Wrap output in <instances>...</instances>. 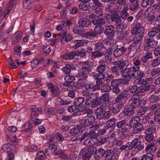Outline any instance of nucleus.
I'll list each match as a JSON object with an SVG mask.
<instances>
[{
    "label": "nucleus",
    "mask_w": 160,
    "mask_h": 160,
    "mask_svg": "<svg viewBox=\"0 0 160 160\" xmlns=\"http://www.w3.org/2000/svg\"><path fill=\"white\" fill-rule=\"evenodd\" d=\"M128 95V92L127 90H124L122 92L117 98L115 100V102H119L122 101L124 98L126 97Z\"/></svg>",
    "instance_id": "nucleus-27"
},
{
    "label": "nucleus",
    "mask_w": 160,
    "mask_h": 160,
    "mask_svg": "<svg viewBox=\"0 0 160 160\" xmlns=\"http://www.w3.org/2000/svg\"><path fill=\"white\" fill-rule=\"evenodd\" d=\"M83 29L80 26H75L73 29V32L75 34H80L83 31Z\"/></svg>",
    "instance_id": "nucleus-55"
},
{
    "label": "nucleus",
    "mask_w": 160,
    "mask_h": 160,
    "mask_svg": "<svg viewBox=\"0 0 160 160\" xmlns=\"http://www.w3.org/2000/svg\"><path fill=\"white\" fill-rule=\"evenodd\" d=\"M94 78L96 80V83L99 86L102 85L104 83V82L102 80L105 77V75H95Z\"/></svg>",
    "instance_id": "nucleus-31"
},
{
    "label": "nucleus",
    "mask_w": 160,
    "mask_h": 160,
    "mask_svg": "<svg viewBox=\"0 0 160 160\" xmlns=\"http://www.w3.org/2000/svg\"><path fill=\"white\" fill-rule=\"evenodd\" d=\"M112 52V48H109L107 50L105 53H104V55L106 61H108L112 60L111 55Z\"/></svg>",
    "instance_id": "nucleus-37"
},
{
    "label": "nucleus",
    "mask_w": 160,
    "mask_h": 160,
    "mask_svg": "<svg viewBox=\"0 0 160 160\" xmlns=\"http://www.w3.org/2000/svg\"><path fill=\"white\" fill-rule=\"evenodd\" d=\"M95 120V117L91 115L88 117L86 119H84L83 124L86 128L91 126Z\"/></svg>",
    "instance_id": "nucleus-19"
},
{
    "label": "nucleus",
    "mask_w": 160,
    "mask_h": 160,
    "mask_svg": "<svg viewBox=\"0 0 160 160\" xmlns=\"http://www.w3.org/2000/svg\"><path fill=\"white\" fill-rule=\"evenodd\" d=\"M113 52V55L115 58L121 57L126 52L127 48L124 46H118Z\"/></svg>",
    "instance_id": "nucleus-6"
},
{
    "label": "nucleus",
    "mask_w": 160,
    "mask_h": 160,
    "mask_svg": "<svg viewBox=\"0 0 160 160\" xmlns=\"http://www.w3.org/2000/svg\"><path fill=\"white\" fill-rule=\"evenodd\" d=\"M139 4L138 1L135 2L131 3L129 5V9L132 11H135L139 8Z\"/></svg>",
    "instance_id": "nucleus-41"
},
{
    "label": "nucleus",
    "mask_w": 160,
    "mask_h": 160,
    "mask_svg": "<svg viewBox=\"0 0 160 160\" xmlns=\"http://www.w3.org/2000/svg\"><path fill=\"white\" fill-rule=\"evenodd\" d=\"M106 152L105 151L103 148H100L98 149V150H97L95 152V153L98 154L99 157L101 158H103L105 157V155Z\"/></svg>",
    "instance_id": "nucleus-54"
},
{
    "label": "nucleus",
    "mask_w": 160,
    "mask_h": 160,
    "mask_svg": "<svg viewBox=\"0 0 160 160\" xmlns=\"http://www.w3.org/2000/svg\"><path fill=\"white\" fill-rule=\"evenodd\" d=\"M132 72V68H126L123 70H122V72L124 75H130L131 72Z\"/></svg>",
    "instance_id": "nucleus-59"
},
{
    "label": "nucleus",
    "mask_w": 160,
    "mask_h": 160,
    "mask_svg": "<svg viewBox=\"0 0 160 160\" xmlns=\"http://www.w3.org/2000/svg\"><path fill=\"white\" fill-rule=\"evenodd\" d=\"M143 86L145 92H147L149 90L153 91L156 89L155 86L153 84H149L148 83L145 82L144 84H143Z\"/></svg>",
    "instance_id": "nucleus-36"
},
{
    "label": "nucleus",
    "mask_w": 160,
    "mask_h": 160,
    "mask_svg": "<svg viewBox=\"0 0 160 160\" xmlns=\"http://www.w3.org/2000/svg\"><path fill=\"white\" fill-rule=\"evenodd\" d=\"M152 58V53L149 52L147 53L145 55H143L141 58V61L143 63H145L148 62L149 59Z\"/></svg>",
    "instance_id": "nucleus-21"
},
{
    "label": "nucleus",
    "mask_w": 160,
    "mask_h": 160,
    "mask_svg": "<svg viewBox=\"0 0 160 160\" xmlns=\"http://www.w3.org/2000/svg\"><path fill=\"white\" fill-rule=\"evenodd\" d=\"M116 63H115V62H113V65L114 66H112L111 68V71L112 73H118L119 71L120 70L119 67Z\"/></svg>",
    "instance_id": "nucleus-61"
},
{
    "label": "nucleus",
    "mask_w": 160,
    "mask_h": 160,
    "mask_svg": "<svg viewBox=\"0 0 160 160\" xmlns=\"http://www.w3.org/2000/svg\"><path fill=\"white\" fill-rule=\"evenodd\" d=\"M104 111V109L102 107L98 108L96 109L95 114L97 119H101L103 118Z\"/></svg>",
    "instance_id": "nucleus-22"
},
{
    "label": "nucleus",
    "mask_w": 160,
    "mask_h": 160,
    "mask_svg": "<svg viewBox=\"0 0 160 160\" xmlns=\"http://www.w3.org/2000/svg\"><path fill=\"white\" fill-rule=\"evenodd\" d=\"M86 52L84 49L82 48L80 51H76V55L81 58H85L86 56Z\"/></svg>",
    "instance_id": "nucleus-51"
},
{
    "label": "nucleus",
    "mask_w": 160,
    "mask_h": 160,
    "mask_svg": "<svg viewBox=\"0 0 160 160\" xmlns=\"http://www.w3.org/2000/svg\"><path fill=\"white\" fill-rule=\"evenodd\" d=\"M145 139L147 142L152 141L154 140V136L153 133L146 134Z\"/></svg>",
    "instance_id": "nucleus-62"
},
{
    "label": "nucleus",
    "mask_w": 160,
    "mask_h": 160,
    "mask_svg": "<svg viewBox=\"0 0 160 160\" xmlns=\"http://www.w3.org/2000/svg\"><path fill=\"white\" fill-rule=\"evenodd\" d=\"M22 35V32H18L14 34L12 37V44H15L20 40Z\"/></svg>",
    "instance_id": "nucleus-16"
},
{
    "label": "nucleus",
    "mask_w": 160,
    "mask_h": 160,
    "mask_svg": "<svg viewBox=\"0 0 160 160\" xmlns=\"http://www.w3.org/2000/svg\"><path fill=\"white\" fill-rule=\"evenodd\" d=\"M87 105H91L92 108H95L100 105L98 97L94 93H92L88 96L85 101Z\"/></svg>",
    "instance_id": "nucleus-2"
},
{
    "label": "nucleus",
    "mask_w": 160,
    "mask_h": 160,
    "mask_svg": "<svg viewBox=\"0 0 160 160\" xmlns=\"http://www.w3.org/2000/svg\"><path fill=\"white\" fill-rule=\"evenodd\" d=\"M122 84L121 79H114L110 83V85L112 87L119 86Z\"/></svg>",
    "instance_id": "nucleus-43"
},
{
    "label": "nucleus",
    "mask_w": 160,
    "mask_h": 160,
    "mask_svg": "<svg viewBox=\"0 0 160 160\" xmlns=\"http://www.w3.org/2000/svg\"><path fill=\"white\" fill-rule=\"evenodd\" d=\"M37 158L39 160H44L45 159L44 153L42 151H40L37 153Z\"/></svg>",
    "instance_id": "nucleus-64"
},
{
    "label": "nucleus",
    "mask_w": 160,
    "mask_h": 160,
    "mask_svg": "<svg viewBox=\"0 0 160 160\" xmlns=\"http://www.w3.org/2000/svg\"><path fill=\"white\" fill-rule=\"evenodd\" d=\"M112 90L111 86L106 84L103 85L101 88V90L102 92L108 93Z\"/></svg>",
    "instance_id": "nucleus-49"
},
{
    "label": "nucleus",
    "mask_w": 160,
    "mask_h": 160,
    "mask_svg": "<svg viewBox=\"0 0 160 160\" xmlns=\"http://www.w3.org/2000/svg\"><path fill=\"white\" fill-rule=\"evenodd\" d=\"M92 57L94 58H99L103 57L104 55V52L103 51L95 50L92 52L91 54Z\"/></svg>",
    "instance_id": "nucleus-34"
},
{
    "label": "nucleus",
    "mask_w": 160,
    "mask_h": 160,
    "mask_svg": "<svg viewBox=\"0 0 160 160\" xmlns=\"http://www.w3.org/2000/svg\"><path fill=\"white\" fill-rule=\"evenodd\" d=\"M122 102H120L117 104H115L112 108V112L114 114L116 115L120 111L122 106Z\"/></svg>",
    "instance_id": "nucleus-30"
},
{
    "label": "nucleus",
    "mask_w": 160,
    "mask_h": 160,
    "mask_svg": "<svg viewBox=\"0 0 160 160\" xmlns=\"http://www.w3.org/2000/svg\"><path fill=\"white\" fill-rule=\"evenodd\" d=\"M116 127L118 128L116 129L114 132L124 136L125 135L124 134L128 132L129 128L128 123L125 120L118 122L116 123Z\"/></svg>",
    "instance_id": "nucleus-1"
},
{
    "label": "nucleus",
    "mask_w": 160,
    "mask_h": 160,
    "mask_svg": "<svg viewBox=\"0 0 160 160\" xmlns=\"http://www.w3.org/2000/svg\"><path fill=\"white\" fill-rule=\"evenodd\" d=\"M92 22L94 25L97 26L103 25L107 23L105 19V17H103L101 18H96L92 20Z\"/></svg>",
    "instance_id": "nucleus-11"
},
{
    "label": "nucleus",
    "mask_w": 160,
    "mask_h": 160,
    "mask_svg": "<svg viewBox=\"0 0 160 160\" xmlns=\"http://www.w3.org/2000/svg\"><path fill=\"white\" fill-rule=\"evenodd\" d=\"M124 79H121L122 84L126 85L128 84L129 82L131 79V75H124L123 76Z\"/></svg>",
    "instance_id": "nucleus-56"
},
{
    "label": "nucleus",
    "mask_w": 160,
    "mask_h": 160,
    "mask_svg": "<svg viewBox=\"0 0 160 160\" xmlns=\"http://www.w3.org/2000/svg\"><path fill=\"white\" fill-rule=\"evenodd\" d=\"M144 148L143 144H141V141H139L137 138L133 140L128 146V150H131L133 149L137 148L138 151H141Z\"/></svg>",
    "instance_id": "nucleus-4"
},
{
    "label": "nucleus",
    "mask_w": 160,
    "mask_h": 160,
    "mask_svg": "<svg viewBox=\"0 0 160 160\" xmlns=\"http://www.w3.org/2000/svg\"><path fill=\"white\" fill-rule=\"evenodd\" d=\"M113 28L114 27L112 25L107 27L104 31V33L105 35H108L109 33L115 32L113 30Z\"/></svg>",
    "instance_id": "nucleus-52"
},
{
    "label": "nucleus",
    "mask_w": 160,
    "mask_h": 160,
    "mask_svg": "<svg viewBox=\"0 0 160 160\" xmlns=\"http://www.w3.org/2000/svg\"><path fill=\"white\" fill-rule=\"evenodd\" d=\"M160 64V57L152 59L151 62V66L153 68H155Z\"/></svg>",
    "instance_id": "nucleus-44"
},
{
    "label": "nucleus",
    "mask_w": 160,
    "mask_h": 160,
    "mask_svg": "<svg viewBox=\"0 0 160 160\" xmlns=\"http://www.w3.org/2000/svg\"><path fill=\"white\" fill-rule=\"evenodd\" d=\"M134 127V133H137L138 132H140L142 130L143 128V126L142 124L140 123L139 122V123H138Z\"/></svg>",
    "instance_id": "nucleus-47"
},
{
    "label": "nucleus",
    "mask_w": 160,
    "mask_h": 160,
    "mask_svg": "<svg viewBox=\"0 0 160 160\" xmlns=\"http://www.w3.org/2000/svg\"><path fill=\"white\" fill-rule=\"evenodd\" d=\"M116 63L119 67L120 70H123L124 68L126 67L128 68L130 65V62L128 60H124V61H117L115 62V63Z\"/></svg>",
    "instance_id": "nucleus-13"
},
{
    "label": "nucleus",
    "mask_w": 160,
    "mask_h": 160,
    "mask_svg": "<svg viewBox=\"0 0 160 160\" xmlns=\"http://www.w3.org/2000/svg\"><path fill=\"white\" fill-rule=\"evenodd\" d=\"M159 100H160L159 95L156 94H153L150 96L149 97V100L150 101V102L155 103Z\"/></svg>",
    "instance_id": "nucleus-42"
},
{
    "label": "nucleus",
    "mask_w": 160,
    "mask_h": 160,
    "mask_svg": "<svg viewBox=\"0 0 160 160\" xmlns=\"http://www.w3.org/2000/svg\"><path fill=\"white\" fill-rule=\"evenodd\" d=\"M44 110L45 113L48 115H53L55 114L54 108L49 105H46Z\"/></svg>",
    "instance_id": "nucleus-35"
},
{
    "label": "nucleus",
    "mask_w": 160,
    "mask_h": 160,
    "mask_svg": "<svg viewBox=\"0 0 160 160\" xmlns=\"http://www.w3.org/2000/svg\"><path fill=\"white\" fill-rule=\"evenodd\" d=\"M74 45L73 46L74 48H76L83 45V41L82 40H77L74 42Z\"/></svg>",
    "instance_id": "nucleus-58"
},
{
    "label": "nucleus",
    "mask_w": 160,
    "mask_h": 160,
    "mask_svg": "<svg viewBox=\"0 0 160 160\" xmlns=\"http://www.w3.org/2000/svg\"><path fill=\"white\" fill-rule=\"evenodd\" d=\"M104 30V28L102 26H96L94 28V31L96 35V34H101L103 33Z\"/></svg>",
    "instance_id": "nucleus-50"
},
{
    "label": "nucleus",
    "mask_w": 160,
    "mask_h": 160,
    "mask_svg": "<svg viewBox=\"0 0 160 160\" xmlns=\"http://www.w3.org/2000/svg\"><path fill=\"white\" fill-rule=\"evenodd\" d=\"M106 65L105 64H101L99 65L96 69V70H97V72H98V73L96 75H98V76L99 75H105L104 72L106 70Z\"/></svg>",
    "instance_id": "nucleus-26"
},
{
    "label": "nucleus",
    "mask_w": 160,
    "mask_h": 160,
    "mask_svg": "<svg viewBox=\"0 0 160 160\" xmlns=\"http://www.w3.org/2000/svg\"><path fill=\"white\" fill-rule=\"evenodd\" d=\"M141 61V60L140 61L138 59H135L133 61V63L134 65L132 67V68L133 72H136L139 70Z\"/></svg>",
    "instance_id": "nucleus-24"
},
{
    "label": "nucleus",
    "mask_w": 160,
    "mask_h": 160,
    "mask_svg": "<svg viewBox=\"0 0 160 160\" xmlns=\"http://www.w3.org/2000/svg\"><path fill=\"white\" fill-rule=\"evenodd\" d=\"M75 79L74 77L70 76V75L66 76L65 78V80L66 82H68L70 83L71 84L75 85L73 81Z\"/></svg>",
    "instance_id": "nucleus-53"
},
{
    "label": "nucleus",
    "mask_w": 160,
    "mask_h": 160,
    "mask_svg": "<svg viewBox=\"0 0 160 160\" xmlns=\"http://www.w3.org/2000/svg\"><path fill=\"white\" fill-rule=\"evenodd\" d=\"M116 119L114 118H112L107 121L106 123L105 128L108 129L110 128H112L114 132L115 131L116 125H115Z\"/></svg>",
    "instance_id": "nucleus-12"
},
{
    "label": "nucleus",
    "mask_w": 160,
    "mask_h": 160,
    "mask_svg": "<svg viewBox=\"0 0 160 160\" xmlns=\"http://www.w3.org/2000/svg\"><path fill=\"white\" fill-rule=\"evenodd\" d=\"M127 35V31L126 30L117 33L118 38L120 40H122L125 38Z\"/></svg>",
    "instance_id": "nucleus-48"
},
{
    "label": "nucleus",
    "mask_w": 160,
    "mask_h": 160,
    "mask_svg": "<svg viewBox=\"0 0 160 160\" xmlns=\"http://www.w3.org/2000/svg\"><path fill=\"white\" fill-rule=\"evenodd\" d=\"M50 92H52V94L53 97H57L61 93L59 88L56 86H55L54 88H52Z\"/></svg>",
    "instance_id": "nucleus-32"
},
{
    "label": "nucleus",
    "mask_w": 160,
    "mask_h": 160,
    "mask_svg": "<svg viewBox=\"0 0 160 160\" xmlns=\"http://www.w3.org/2000/svg\"><path fill=\"white\" fill-rule=\"evenodd\" d=\"M148 108L147 107H142L139 110L137 113L138 116L140 117L144 115L148 110Z\"/></svg>",
    "instance_id": "nucleus-57"
},
{
    "label": "nucleus",
    "mask_w": 160,
    "mask_h": 160,
    "mask_svg": "<svg viewBox=\"0 0 160 160\" xmlns=\"http://www.w3.org/2000/svg\"><path fill=\"white\" fill-rule=\"evenodd\" d=\"M153 155L151 152L147 153L143 155L140 160H153Z\"/></svg>",
    "instance_id": "nucleus-46"
},
{
    "label": "nucleus",
    "mask_w": 160,
    "mask_h": 160,
    "mask_svg": "<svg viewBox=\"0 0 160 160\" xmlns=\"http://www.w3.org/2000/svg\"><path fill=\"white\" fill-rule=\"evenodd\" d=\"M85 37L87 38H93L95 37L96 35L94 31H90L87 32L85 34Z\"/></svg>",
    "instance_id": "nucleus-63"
},
{
    "label": "nucleus",
    "mask_w": 160,
    "mask_h": 160,
    "mask_svg": "<svg viewBox=\"0 0 160 160\" xmlns=\"http://www.w3.org/2000/svg\"><path fill=\"white\" fill-rule=\"evenodd\" d=\"M114 150L111 149L106 150L105 157H104L105 160H110L113 159V158L115 153Z\"/></svg>",
    "instance_id": "nucleus-15"
},
{
    "label": "nucleus",
    "mask_w": 160,
    "mask_h": 160,
    "mask_svg": "<svg viewBox=\"0 0 160 160\" xmlns=\"http://www.w3.org/2000/svg\"><path fill=\"white\" fill-rule=\"evenodd\" d=\"M93 62L90 61H86L84 62H81L80 63L81 69L89 70L91 71V68L93 66Z\"/></svg>",
    "instance_id": "nucleus-10"
},
{
    "label": "nucleus",
    "mask_w": 160,
    "mask_h": 160,
    "mask_svg": "<svg viewBox=\"0 0 160 160\" xmlns=\"http://www.w3.org/2000/svg\"><path fill=\"white\" fill-rule=\"evenodd\" d=\"M135 35L133 37L132 39V42H134L140 45H141L142 39L143 36H142L138 34H136V33L134 34Z\"/></svg>",
    "instance_id": "nucleus-29"
},
{
    "label": "nucleus",
    "mask_w": 160,
    "mask_h": 160,
    "mask_svg": "<svg viewBox=\"0 0 160 160\" xmlns=\"http://www.w3.org/2000/svg\"><path fill=\"white\" fill-rule=\"evenodd\" d=\"M157 149V148L154 142L147 144L145 149L146 151L150 150V152H155Z\"/></svg>",
    "instance_id": "nucleus-33"
},
{
    "label": "nucleus",
    "mask_w": 160,
    "mask_h": 160,
    "mask_svg": "<svg viewBox=\"0 0 160 160\" xmlns=\"http://www.w3.org/2000/svg\"><path fill=\"white\" fill-rule=\"evenodd\" d=\"M76 51L71 52L69 53H66L62 56V58L65 60H72L76 56Z\"/></svg>",
    "instance_id": "nucleus-28"
},
{
    "label": "nucleus",
    "mask_w": 160,
    "mask_h": 160,
    "mask_svg": "<svg viewBox=\"0 0 160 160\" xmlns=\"http://www.w3.org/2000/svg\"><path fill=\"white\" fill-rule=\"evenodd\" d=\"M105 49V47L103 42H101L96 43L94 47L95 50L103 51Z\"/></svg>",
    "instance_id": "nucleus-40"
},
{
    "label": "nucleus",
    "mask_w": 160,
    "mask_h": 160,
    "mask_svg": "<svg viewBox=\"0 0 160 160\" xmlns=\"http://www.w3.org/2000/svg\"><path fill=\"white\" fill-rule=\"evenodd\" d=\"M141 46L139 44H138L134 42H133L128 48L129 53H130L132 52H138V50H139Z\"/></svg>",
    "instance_id": "nucleus-20"
},
{
    "label": "nucleus",
    "mask_w": 160,
    "mask_h": 160,
    "mask_svg": "<svg viewBox=\"0 0 160 160\" xmlns=\"http://www.w3.org/2000/svg\"><path fill=\"white\" fill-rule=\"evenodd\" d=\"M111 21L114 22L116 24H118L121 22V15L119 14L118 12L116 10H112L111 12L110 16Z\"/></svg>",
    "instance_id": "nucleus-7"
},
{
    "label": "nucleus",
    "mask_w": 160,
    "mask_h": 160,
    "mask_svg": "<svg viewBox=\"0 0 160 160\" xmlns=\"http://www.w3.org/2000/svg\"><path fill=\"white\" fill-rule=\"evenodd\" d=\"M79 8L83 11H87L89 9L91 8V5L90 4H87L83 3H81L79 5Z\"/></svg>",
    "instance_id": "nucleus-45"
},
{
    "label": "nucleus",
    "mask_w": 160,
    "mask_h": 160,
    "mask_svg": "<svg viewBox=\"0 0 160 160\" xmlns=\"http://www.w3.org/2000/svg\"><path fill=\"white\" fill-rule=\"evenodd\" d=\"M154 0H142L141 6L143 8H146L148 6H150L154 3Z\"/></svg>",
    "instance_id": "nucleus-38"
},
{
    "label": "nucleus",
    "mask_w": 160,
    "mask_h": 160,
    "mask_svg": "<svg viewBox=\"0 0 160 160\" xmlns=\"http://www.w3.org/2000/svg\"><path fill=\"white\" fill-rule=\"evenodd\" d=\"M78 23L80 27L82 28L86 27L89 25L90 22L89 19L86 18H80L78 21Z\"/></svg>",
    "instance_id": "nucleus-23"
},
{
    "label": "nucleus",
    "mask_w": 160,
    "mask_h": 160,
    "mask_svg": "<svg viewBox=\"0 0 160 160\" xmlns=\"http://www.w3.org/2000/svg\"><path fill=\"white\" fill-rule=\"evenodd\" d=\"M135 109V108L132 107L131 105L127 106L123 111V113L125 116H130L133 114Z\"/></svg>",
    "instance_id": "nucleus-18"
},
{
    "label": "nucleus",
    "mask_w": 160,
    "mask_h": 160,
    "mask_svg": "<svg viewBox=\"0 0 160 160\" xmlns=\"http://www.w3.org/2000/svg\"><path fill=\"white\" fill-rule=\"evenodd\" d=\"M130 105L132 107L136 108L140 106L141 103V100L140 95L136 93L132 96L129 99Z\"/></svg>",
    "instance_id": "nucleus-3"
},
{
    "label": "nucleus",
    "mask_w": 160,
    "mask_h": 160,
    "mask_svg": "<svg viewBox=\"0 0 160 160\" xmlns=\"http://www.w3.org/2000/svg\"><path fill=\"white\" fill-rule=\"evenodd\" d=\"M144 29L142 24L140 23H137L134 26L133 29L131 30V32L132 34L134 35L139 30Z\"/></svg>",
    "instance_id": "nucleus-25"
},
{
    "label": "nucleus",
    "mask_w": 160,
    "mask_h": 160,
    "mask_svg": "<svg viewBox=\"0 0 160 160\" xmlns=\"http://www.w3.org/2000/svg\"><path fill=\"white\" fill-rule=\"evenodd\" d=\"M75 67L72 65L67 64L65 67H63L62 69V70L65 74H69L74 70H75Z\"/></svg>",
    "instance_id": "nucleus-14"
},
{
    "label": "nucleus",
    "mask_w": 160,
    "mask_h": 160,
    "mask_svg": "<svg viewBox=\"0 0 160 160\" xmlns=\"http://www.w3.org/2000/svg\"><path fill=\"white\" fill-rule=\"evenodd\" d=\"M140 118L139 116H137L133 117L129 121V123H128L129 127L130 128L134 127L140 122Z\"/></svg>",
    "instance_id": "nucleus-17"
},
{
    "label": "nucleus",
    "mask_w": 160,
    "mask_h": 160,
    "mask_svg": "<svg viewBox=\"0 0 160 160\" xmlns=\"http://www.w3.org/2000/svg\"><path fill=\"white\" fill-rule=\"evenodd\" d=\"M22 128H24L22 130V132H30L31 131L32 128V124L30 122L26 123L22 126Z\"/></svg>",
    "instance_id": "nucleus-39"
},
{
    "label": "nucleus",
    "mask_w": 160,
    "mask_h": 160,
    "mask_svg": "<svg viewBox=\"0 0 160 160\" xmlns=\"http://www.w3.org/2000/svg\"><path fill=\"white\" fill-rule=\"evenodd\" d=\"M84 102V98L82 97L78 98L74 100V103L78 107L79 112H83L87 109L86 106L83 104Z\"/></svg>",
    "instance_id": "nucleus-5"
},
{
    "label": "nucleus",
    "mask_w": 160,
    "mask_h": 160,
    "mask_svg": "<svg viewBox=\"0 0 160 160\" xmlns=\"http://www.w3.org/2000/svg\"><path fill=\"white\" fill-rule=\"evenodd\" d=\"M110 94L108 93L103 94L100 98H98L100 104L102 102V107H106L109 105L108 103Z\"/></svg>",
    "instance_id": "nucleus-8"
},
{
    "label": "nucleus",
    "mask_w": 160,
    "mask_h": 160,
    "mask_svg": "<svg viewBox=\"0 0 160 160\" xmlns=\"http://www.w3.org/2000/svg\"><path fill=\"white\" fill-rule=\"evenodd\" d=\"M88 151L91 154L95 153L97 148L95 147L92 146H89L87 148Z\"/></svg>",
    "instance_id": "nucleus-60"
},
{
    "label": "nucleus",
    "mask_w": 160,
    "mask_h": 160,
    "mask_svg": "<svg viewBox=\"0 0 160 160\" xmlns=\"http://www.w3.org/2000/svg\"><path fill=\"white\" fill-rule=\"evenodd\" d=\"M90 71H91L89 70H87L81 68L79 72L78 73V76L79 78H81L79 80L78 82H80L82 80L85 79L87 78Z\"/></svg>",
    "instance_id": "nucleus-9"
}]
</instances>
